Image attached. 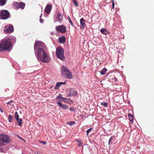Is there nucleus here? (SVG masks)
Returning <instances> with one entry per match:
<instances>
[{
  "instance_id": "nucleus-38",
  "label": "nucleus",
  "mask_w": 154,
  "mask_h": 154,
  "mask_svg": "<svg viewBox=\"0 0 154 154\" xmlns=\"http://www.w3.org/2000/svg\"><path fill=\"white\" fill-rule=\"evenodd\" d=\"M60 83L61 84V85H65L66 84L65 82H60Z\"/></svg>"
},
{
  "instance_id": "nucleus-18",
  "label": "nucleus",
  "mask_w": 154,
  "mask_h": 154,
  "mask_svg": "<svg viewBox=\"0 0 154 154\" xmlns=\"http://www.w3.org/2000/svg\"><path fill=\"white\" fill-rule=\"evenodd\" d=\"M101 32L104 34L106 35L108 33V32L107 31V30L104 28H102L100 30Z\"/></svg>"
},
{
  "instance_id": "nucleus-27",
  "label": "nucleus",
  "mask_w": 154,
  "mask_h": 154,
  "mask_svg": "<svg viewBox=\"0 0 154 154\" xmlns=\"http://www.w3.org/2000/svg\"><path fill=\"white\" fill-rule=\"evenodd\" d=\"M15 117L16 119H18L19 118V116L17 112H16L15 113Z\"/></svg>"
},
{
  "instance_id": "nucleus-17",
  "label": "nucleus",
  "mask_w": 154,
  "mask_h": 154,
  "mask_svg": "<svg viewBox=\"0 0 154 154\" xmlns=\"http://www.w3.org/2000/svg\"><path fill=\"white\" fill-rule=\"evenodd\" d=\"M128 116L129 117V119L130 121V122L132 123H133V120H134V117L132 115L130 114V113H128Z\"/></svg>"
},
{
  "instance_id": "nucleus-1",
  "label": "nucleus",
  "mask_w": 154,
  "mask_h": 154,
  "mask_svg": "<svg viewBox=\"0 0 154 154\" xmlns=\"http://www.w3.org/2000/svg\"><path fill=\"white\" fill-rule=\"evenodd\" d=\"M35 53L37 59L41 61L48 63L50 61V59L49 55L43 48H38Z\"/></svg>"
},
{
  "instance_id": "nucleus-29",
  "label": "nucleus",
  "mask_w": 154,
  "mask_h": 154,
  "mask_svg": "<svg viewBox=\"0 0 154 154\" xmlns=\"http://www.w3.org/2000/svg\"><path fill=\"white\" fill-rule=\"evenodd\" d=\"M101 104L103 105L105 107H107V106L108 103L106 102L102 103Z\"/></svg>"
},
{
  "instance_id": "nucleus-7",
  "label": "nucleus",
  "mask_w": 154,
  "mask_h": 154,
  "mask_svg": "<svg viewBox=\"0 0 154 154\" xmlns=\"http://www.w3.org/2000/svg\"><path fill=\"white\" fill-rule=\"evenodd\" d=\"M3 31L6 34L11 33L14 31V27L12 25L9 24L5 26Z\"/></svg>"
},
{
  "instance_id": "nucleus-20",
  "label": "nucleus",
  "mask_w": 154,
  "mask_h": 154,
  "mask_svg": "<svg viewBox=\"0 0 154 154\" xmlns=\"http://www.w3.org/2000/svg\"><path fill=\"white\" fill-rule=\"evenodd\" d=\"M7 2V0H0V6H2L5 5Z\"/></svg>"
},
{
  "instance_id": "nucleus-36",
  "label": "nucleus",
  "mask_w": 154,
  "mask_h": 154,
  "mask_svg": "<svg viewBox=\"0 0 154 154\" xmlns=\"http://www.w3.org/2000/svg\"><path fill=\"white\" fill-rule=\"evenodd\" d=\"M112 139V137H111L110 138L109 140V145L110 143V142L111 141V140Z\"/></svg>"
},
{
  "instance_id": "nucleus-2",
  "label": "nucleus",
  "mask_w": 154,
  "mask_h": 154,
  "mask_svg": "<svg viewBox=\"0 0 154 154\" xmlns=\"http://www.w3.org/2000/svg\"><path fill=\"white\" fill-rule=\"evenodd\" d=\"M11 46V41L10 38H5L0 42V51L9 50Z\"/></svg>"
},
{
  "instance_id": "nucleus-34",
  "label": "nucleus",
  "mask_w": 154,
  "mask_h": 154,
  "mask_svg": "<svg viewBox=\"0 0 154 154\" xmlns=\"http://www.w3.org/2000/svg\"><path fill=\"white\" fill-rule=\"evenodd\" d=\"M114 5H115V4H114V2H112V8H114Z\"/></svg>"
},
{
  "instance_id": "nucleus-41",
  "label": "nucleus",
  "mask_w": 154,
  "mask_h": 154,
  "mask_svg": "<svg viewBox=\"0 0 154 154\" xmlns=\"http://www.w3.org/2000/svg\"><path fill=\"white\" fill-rule=\"evenodd\" d=\"M0 110L2 112H3L2 111V110L1 109H0Z\"/></svg>"
},
{
  "instance_id": "nucleus-8",
  "label": "nucleus",
  "mask_w": 154,
  "mask_h": 154,
  "mask_svg": "<svg viewBox=\"0 0 154 154\" xmlns=\"http://www.w3.org/2000/svg\"><path fill=\"white\" fill-rule=\"evenodd\" d=\"M0 140L2 142L8 143L11 140L9 136L4 134H0Z\"/></svg>"
},
{
  "instance_id": "nucleus-33",
  "label": "nucleus",
  "mask_w": 154,
  "mask_h": 154,
  "mask_svg": "<svg viewBox=\"0 0 154 154\" xmlns=\"http://www.w3.org/2000/svg\"><path fill=\"white\" fill-rule=\"evenodd\" d=\"M71 90L72 91H74V93H73V94H70V95L75 94L76 93V91H75V89H71L70 90V91Z\"/></svg>"
},
{
  "instance_id": "nucleus-6",
  "label": "nucleus",
  "mask_w": 154,
  "mask_h": 154,
  "mask_svg": "<svg viewBox=\"0 0 154 154\" xmlns=\"http://www.w3.org/2000/svg\"><path fill=\"white\" fill-rule=\"evenodd\" d=\"M25 4L24 3L16 2L14 3L13 6L14 8L16 9H23L25 8Z\"/></svg>"
},
{
  "instance_id": "nucleus-25",
  "label": "nucleus",
  "mask_w": 154,
  "mask_h": 154,
  "mask_svg": "<svg viewBox=\"0 0 154 154\" xmlns=\"http://www.w3.org/2000/svg\"><path fill=\"white\" fill-rule=\"evenodd\" d=\"M72 2L73 4L76 7H77L79 5L77 1L76 0H72Z\"/></svg>"
},
{
  "instance_id": "nucleus-13",
  "label": "nucleus",
  "mask_w": 154,
  "mask_h": 154,
  "mask_svg": "<svg viewBox=\"0 0 154 154\" xmlns=\"http://www.w3.org/2000/svg\"><path fill=\"white\" fill-rule=\"evenodd\" d=\"M80 28L81 29H83L85 25V21L83 18H82L80 20Z\"/></svg>"
},
{
  "instance_id": "nucleus-9",
  "label": "nucleus",
  "mask_w": 154,
  "mask_h": 154,
  "mask_svg": "<svg viewBox=\"0 0 154 154\" xmlns=\"http://www.w3.org/2000/svg\"><path fill=\"white\" fill-rule=\"evenodd\" d=\"M10 16L9 12L6 10H2L0 13V16L2 19H6Z\"/></svg>"
},
{
  "instance_id": "nucleus-24",
  "label": "nucleus",
  "mask_w": 154,
  "mask_h": 154,
  "mask_svg": "<svg viewBox=\"0 0 154 154\" xmlns=\"http://www.w3.org/2000/svg\"><path fill=\"white\" fill-rule=\"evenodd\" d=\"M61 85V84L60 83V82H57L56 84V85L55 87V89H58L60 86Z\"/></svg>"
},
{
  "instance_id": "nucleus-10",
  "label": "nucleus",
  "mask_w": 154,
  "mask_h": 154,
  "mask_svg": "<svg viewBox=\"0 0 154 154\" xmlns=\"http://www.w3.org/2000/svg\"><path fill=\"white\" fill-rule=\"evenodd\" d=\"M56 29L57 31H59L60 32L64 33L66 32V27L63 25L56 26Z\"/></svg>"
},
{
  "instance_id": "nucleus-11",
  "label": "nucleus",
  "mask_w": 154,
  "mask_h": 154,
  "mask_svg": "<svg viewBox=\"0 0 154 154\" xmlns=\"http://www.w3.org/2000/svg\"><path fill=\"white\" fill-rule=\"evenodd\" d=\"M57 103L58 105H59V106L60 107V108L61 109H67L68 107V106L66 104H63L61 102H58Z\"/></svg>"
},
{
  "instance_id": "nucleus-26",
  "label": "nucleus",
  "mask_w": 154,
  "mask_h": 154,
  "mask_svg": "<svg viewBox=\"0 0 154 154\" xmlns=\"http://www.w3.org/2000/svg\"><path fill=\"white\" fill-rule=\"evenodd\" d=\"M75 124V122H67V124L70 125H74Z\"/></svg>"
},
{
  "instance_id": "nucleus-32",
  "label": "nucleus",
  "mask_w": 154,
  "mask_h": 154,
  "mask_svg": "<svg viewBox=\"0 0 154 154\" xmlns=\"http://www.w3.org/2000/svg\"><path fill=\"white\" fill-rule=\"evenodd\" d=\"M75 109L73 107H70L69 108V110L70 111L75 112Z\"/></svg>"
},
{
  "instance_id": "nucleus-3",
  "label": "nucleus",
  "mask_w": 154,
  "mask_h": 154,
  "mask_svg": "<svg viewBox=\"0 0 154 154\" xmlns=\"http://www.w3.org/2000/svg\"><path fill=\"white\" fill-rule=\"evenodd\" d=\"M56 56L60 59L64 60L65 57L64 56V50L62 48H58L56 50Z\"/></svg>"
},
{
  "instance_id": "nucleus-12",
  "label": "nucleus",
  "mask_w": 154,
  "mask_h": 154,
  "mask_svg": "<svg viewBox=\"0 0 154 154\" xmlns=\"http://www.w3.org/2000/svg\"><path fill=\"white\" fill-rule=\"evenodd\" d=\"M52 8V5L50 4H48L45 9V11L47 14L49 13L51 11Z\"/></svg>"
},
{
  "instance_id": "nucleus-4",
  "label": "nucleus",
  "mask_w": 154,
  "mask_h": 154,
  "mask_svg": "<svg viewBox=\"0 0 154 154\" xmlns=\"http://www.w3.org/2000/svg\"><path fill=\"white\" fill-rule=\"evenodd\" d=\"M62 72L63 75L67 79H71L72 78L73 76L71 72L67 69V68L63 66L62 67Z\"/></svg>"
},
{
  "instance_id": "nucleus-5",
  "label": "nucleus",
  "mask_w": 154,
  "mask_h": 154,
  "mask_svg": "<svg viewBox=\"0 0 154 154\" xmlns=\"http://www.w3.org/2000/svg\"><path fill=\"white\" fill-rule=\"evenodd\" d=\"M45 44L41 41H37L35 42L34 44V50L35 52L36 50L39 48H45Z\"/></svg>"
},
{
  "instance_id": "nucleus-37",
  "label": "nucleus",
  "mask_w": 154,
  "mask_h": 154,
  "mask_svg": "<svg viewBox=\"0 0 154 154\" xmlns=\"http://www.w3.org/2000/svg\"><path fill=\"white\" fill-rule=\"evenodd\" d=\"M40 142L42 143H43L44 144H46L47 143V142H42V141H40Z\"/></svg>"
},
{
  "instance_id": "nucleus-40",
  "label": "nucleus",
  "mask_w": 154,
  "mask_h": 154,
  "mask_svg": "<svg viewBox=\"0 0 154 154\" xmlns=\"http://www.w3.org/2000/svg\"><path fill=\"white\" fill-rule=\"evenodd\" d=\"M114 79H115V81L116 80H117V79L116 78H115Z\"/></svg>"
},
{
  "instance_id": "nucleus-31",
  "label": "nucleus",
  "mask_w": 154,
  "mask_h": 154,
  "mask_svg": "<svg viewBox=\"0 0 154 154\" xmlns=\"http://www.w3.org/2000/svg\"><path fill=\"white\" fill-rule=\"evenodd\" d=\"M62 101L65 103H67L68 102V99L66 98L63 97V99Z\"/></svg>"
},
{
  "instance_id": "nucleus-28",
  "label": "nucleus",
  "mask_w": 154,
  "mask_h": 154,
  "mask_svg": "<svg viewBox=\"0 0 154 154\" xmlns=\"http://www.w3.org/2000/svg\"><path fill=\"white\" fill-rule=\"evenodd\" d=\"M93 128H91L87 131V135H88V133L91 131V130L93 129Z\"/></svg>"
},
{
  "instance_id": "nucleus-35",
  "label": "nucleus",
  "mask_w": 154,
  "mask_h": 154,
  "mask_svg": "<svg viewBox=\"0 0 154 154\" xmlns=\"http://www.w3.org/2000/svg\"><path fill=\"white\" fill-rule=\"evenodd\" d=\"M13 103L12 101H10L8 102L7 103V104H11V103Z\"/></svg>"
},
{
  "instance_id": "nucleus-39",
  "label": "nucleus",
  "mask_w": 154,
  "mask_h": 154,
  "mask_svg": "<svg viewBox=\"0 0 154 154\" xmlns=\"http://www.w3.org/2000/svg\"><path fill=\"white\" fill-rule=\"evenodd\" d=\"M40 21L41 23H42L43 21V20H42L41 19H40Z\"/></svg>"
},
{
  "instance_id": "nucleus-16",
  "label": "nucleus",
  "mask_w": 154,
  "mask_h": 154,
  "mask_svg": "<svg viewBox=\"0 0 154 154\" xmlns=\"http://www.w3.org/2000/svg\"><path fill=\"white\" fill-rule=\"evenodd\" d=\"M58 40L60 43H63L65 42L66 38L64 36H62L59 38Z\"/></svg>"
},
{
  "instance_id": "nucleus-21",
  "label": "nucleus",
  "mask_w": 154,
  "mask_h": 154,
  "mask_svg": "<svg viewBox=\"0 0 154 154\" xmlns=\"http://www.w3.org/2000/svg\"><path fill=\"white\" fill-rule=\"evenodd\" d=\"M17 121V124L19 126H21L22 124V119L20 118L16 119Z\"/></svg>"
},
{
  "instance_id": "nucleus-19",
  "label": "nucleus",
  "mask_w": 154,
  "mask_h": 154,
  "mask_svg": "<svg viewBox=\"0 0 154 154\" xmlns=\"http://www.w3.org/2000/svg\"><path fill=\"white\" fill-rule=\"evenodd\" d=\"M76 141L78 143L79 146H81L83 143V141L81 139H78L76 140Z\"/></svg>"
},
{
  "instance_id": "nucleus-22",
  "label": "nucleus",
  "mask_w": 154,
  "mask_h": 154,
  "mask_svg": "<svg viewBox=\"0 0 154 154\" xmlns=\"http://www.w3.org/2000/svg\"><path fill=\"white\" fill-rule=\"evenodd\" d=\"M107 69L105 68H104L103 69H102L101 71H100V74L102 75H104L106 72L107 71Z\"/></svg>"
},
{
  "instance_id": "nucleus-30",
  "label": "nucleus",
  "mask_w": 154,
  "mask_h": 154,
  "mask_svg": "<svg viewBox=\"0 0 154 154\" xmlns=\"http://www.w3.org/2000/svg\"><path fill=\"white\" fill-rule=\"evenodd\" d=\"M68 20L69 21V23L71 24L72 26H73V24L72 22L69 17Z\"/></svg>"
},
{
  "instance_id": "nucleus-23",
  "label": "nucleus",
  "mask_w": 154,
  "mask_h": 154,
  "mask_svg": "<svg viewBox=\"0 0 154 154\" xmlns=\"http://www.w3.org/2000/svg\"><path fill=\"white\" fill-rule=\"evenodd\" d=\"M13 120V116L11 115H9V116L8 118V120L10 122H11Z\"/></svg>"
},
{
  "instance_id": "nucleus-14",
  "label": "nucleus",
  "mask_w": 154,
  "mask_h": 154,
  "mask_svg": "<svg viewBox=\"0 0 154 154\" xmlns=\"http://www.w3.org/2000/svg\"><path fill=\"white\" fill-rule=\"evenodd\" d=\"M56 19L57 21L59 22H61L62 21L63 17L61 14L60 13H58L57 14Z\"/></svg>"
},
{
  "instance_id": "nucleus-15",
  "label": "nucleus",
  "mask_w": 154,
  "mask_h": 154,
  "mask_svg": "<svg viewBox=\"0 0 154 154\" xmlns=\"http://www.w3.org/2000/svg\"><path fill=\"white\" fill-rule=\"evenodd\" d=\"M63 97L62 96L61 94H59V95L57 96L55 98V100L57 101H62Z\"/></svg>"
}]
</instances>
